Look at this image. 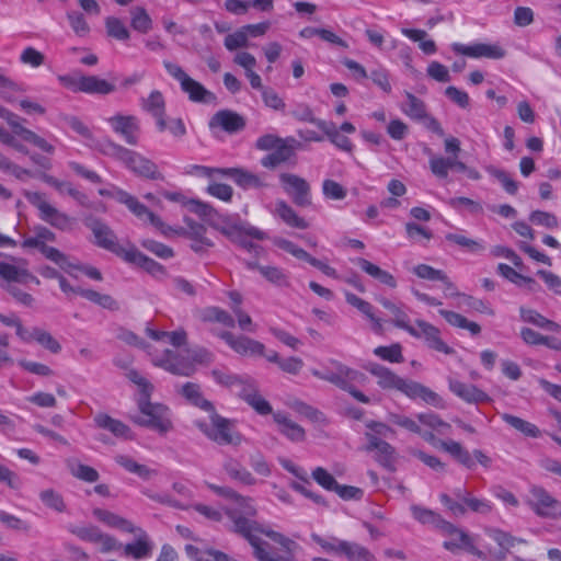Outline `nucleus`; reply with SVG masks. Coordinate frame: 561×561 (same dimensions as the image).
<instances>
[{
	"mask_svg": "<svg viewBox=\"0 0 561 561\" xmlns=\"http://www.w3.org/2000/svg\"><path fill=\"white\" fill-rule=\"evenodd\" d=\"M365 369L377 378V385L383 390H398L410 399H421L425 403L444 409L446 407L443 398L428 387L398 376L389 368L377 363H370Z\"/></svg>",
	"mask_w": 561,
	"mask_h": 561,
	"instance_id": "1",
	"label": "nucleus"
},
{
	"mask_svg": "<svg viewBox=\"0 0 561 561\" xmlns=\"http://www.w3.org/2000/svg\"><path fill=\"white\" fill-rule=\"evenodd\" d=\"M100 153L115 159L123 163L135 175L148 180L163 181L164 175L159 171L158 165L141 153L125 148L110 138H104L98 144Z\"/></svg>",
	"mask_w": 561,
	"mask_h": 561,
	"instance_id": "2",
	"label": "nucleus"
},
{
	"mask_svg": "<svg viewBox=\"0 0 561 561\" xmlns=\"http://www.w3.org/2000/svg\"><path fill=\"white\" fill-rule=\"evenodd\" d=\"M311 539L319 545L323 551L339 557H345L347 561H374L375 556L364 546L331 536L324 538L316 533Z\"/></svg>",
	"mask_w": 561,
	"mask_h": 561,
	"instance_id": "3",
	"label": "nucleus"
},
{
	"mask_svg": "<svg viewBox=\"0 0 561 561\" xmlns=\"http://www.w3.org/2000/svg\"><path fill=\"white\" fill-rule=\"evenodd\" d=\"M163 66L167 72L179 81L182 91L187 94L190 101L195 103H211L216 100L211 91L191 78L179 65L164 60Z\"/></svg>",
	"mask_w": 561,
	"mask_h": 561,
	"instance_id": "4",
	"label": "nucleus"
},
{
	"mask_svg": "<svg viewBox=\"0 0 561 561\" xmlns=\"http://www.w3.org/2000/svg\"><path fill=\"white\" fill-rule=\"evenodd\" d=\"M150 394L141 396L138 401L140 412L145 415L134 417L133 421L140 425L153 428L161 434L172 428V423L168 417V408L162 404H153L149 401Z\"/></svg>",
	"mask_w": 561,
	"mask_h": 561,
	"instance_id": "5",
	"label": "nucleus"
},
{
	"mask_svg": "<svg viewBox=\"0 0 561 561\" xmlns=\"http://www.w3.org/2000/svg\"><path fill=\"white\" fill-rule=\"evenodd\" d=\"M24 196L33 206L38 209L39 218L43 221L61 231H68L72 229L75 220L67 214L50 205L45 199L44 194L25 191Z\"/></svg>",
	"mask_w": 561,
	"mask_h": 561,
	"instance_id": "6",
	"label": "nucleus"
},
{
	"mask_svg": "<svg viewBox=\"0 0 561 561\" xmlns=\"http://www.w3.org/2000/svg\"><path fill=\"white\" fill-rule=\"evenodd\" d=\"M201 360L202 356L197 352L192 356H183L179 352L165 350L162 356L152 358V364L173 375L190 377L196 370L194 362Z\"/></svg>",
	"mask_w": 561,
	"mask_h": 561,
	"instance_id": "7",
	"label": "nucleus"
},
{
	"mask_svg": "<svg viewBox=\"0 0 561 561\" xmlns=\"http://www.w3.org/2000/svg\"><path fill=\"white\" fill-rule=\"evenodd\" d=\"M83 222L84 226L92 231L94 238L93 243L96 247L124 259L128 248H124L119 244L117 236L108 225L92 216L85 218Z\"/></svg>",
	"mask_w": 561,
	"mask_h": 561,
	"instance_id": "8",
	"label": "nucleus"
},
{
	"mask_svg": "<svg viewBox=\"0 0 561 561\" xmlns=\"http://www.w3.org/2000/svg\"><path fill=\"white\" fill-rule=\"evenodd\" d=\"M230 520L232 522V530L242 536L249 541L253 548V554L259 561H296L288 558H273L266 550L268 543L254 534L255 531L247 525V517H242L240 514L232 512L230 513Z\"/></svg>",
	"mask_w": 561,
	"mask_h": 561,
	"instance_id": "9",
	"label": "nucleus"
},
{
	"mask_svg": "<svg viewBox=\"0 0 561 561\" xmlns=\"http://www.w3.org/2000/svg\"><path fill=\"white\" fill-rule=\"evenodd\" d=\"M113 198L125 205L138 219L147 220L157 228L163 236H170L172 227L165 225L162 219L153 214L149 208L140 203L137 197L123 190H116Z\"/></svg>",
	"mask_w": 561,
	"mask_h": 561,
	"instance_id": "10",
	"label": "nucleus"
},
{
	"mask_svg": "<svg viewBox=\"0 0 561 561\" xmlns=\"http://www.w3.org/2000/svg\"><path fill=\"white\" fill-rule=\"evenodd\" d=\"M527 504L539 517L561 518V502L542 486H530Z\"/></svg>",
	"mask_w": 561,
	"mask_h": 561,
	"instance_id": "11",
	"label": "nucleus"
},
{
	"mask_svg": "<svg viewBox=\"0 0 561 561\" xmlns=\"http://www.w3.org/2000/svg\"><path fill=\"white\" fill-rule=\"evenodd\" d=\"M279 182L284 192L291 197L298 207H309L312 204L310 184L301 176L294 173H280Z\"/></svg>",
	"mask_w": 561,
	"mask_h": 561,
	"instance_id": "12",
	"label": "nucleus"
},
{
	"mask_svg": "<svg viewBox=\"0 0 561 561\" xmlns=\"http://www.w3.org/2000/svg\"><path fill=\"white\" fill-rule=\"evenodd\" d=\"M209 413V420L211 424V434H208V438L219 445H233L238 446L242 442V435L234 431L233 422L219 415L216 409Z\"/></svg>",
	"mask_w": 561,
	"mask_h": 561,
	"instance_id": "13",
	"label": "nucleus"
},
{
	"mask_svg": "<svg viewBox=\"0 0 561 561\" xmlns=\"http://www.w3.org/2000/svg\"><path fill=\"white\" fill-rule=\"evenodd\" d=\"M405 331L415 339L424 340L426 345L434 351L446 355L454 353V350L442 340L439 329L424 320H416L415 325L410 324Z\"/></svg>",
	"mask_w": 561,
	"mask_h": 561,
	"instance_id": "14",
	"label": "nucleus"
},
{
	"mask_svg": "<svg viewBox=\"0 0 561 561\" xmlns=\"http://www.w3.org/2000/svg\"><path fill=\"white\" fill-rule=\"evenodd\" d=\"M186 227L173 229L171 233L183 236L192 241L191 249L195 253H204L214 247V242L206 237V227L191 218L184 219Z\"/></svg>",
	"mask_w": 561,
	"mask_h": 561,
	"instance_id": "15",
	"label": "nucleus"
},
{
	"mask_svg": "<svg viewBox=\"0 0 561 561\" xmlns=\"http://www.w3.org/2000/svg\"><path fill=\"white\" fill-rule=\"evenodd\" d=\"M114 133L129 146H137L140 138V123L134 115L117 114L108 118Z\"/></svg>",
	"mask_w": 561,
	"mask_h": 561,
	"instance_id": "16",
	"label": "nucleus"
},
{
	"mask_svg": "<svg viewBox=\"0 0 561 561\" xmlns=\"http://www.w3.org/2000/svg\"><path fill=\"white\" fill-rule=\"evenodd\" d=\"M442 531L455 537L453 540L444 542L447 550L454 551L457 548H462L478 558L485 557L484 552L474 546L472 538L451 523L442 522Z\"/></svg>",
	"mask_w": 561,
	"mask_h": 561,
	"instance_id": "17",
	"label": "nucleus"
},
{
	"mask_svg": "<svg viewBox=\"0 0 561 561\" xmlns=\"http://www.w3.org/2000/svg\"><path fill=\"white\" fill-rule=\"evenodd\" d=\"M451 49L460 55L471 58L501 59L505 56V50L497 44L474 43L463 45L454 43Z\"/></svg>",
	"mask_w": 561,
	"mask_h": 561,
	"instance_id": "18",
	"label": "nucleus"
},
{
	"mask_svg": "<svg viewBox=\"0 0 561 561\" xmlns=\"http://www.w3.org/2000/svg\"><path fill=\"white\" fill-rule=\"evenodd\" d=\"M210 489L219 496L227 500H231L237 504V507L228 508L226 514L230 518V513L236 512L242 517H254L256 515V508L252 504L251 497H245L236 492L229 486L210 485Z\"/></svg>",
	"mask_w": 561,
	"mask_h": 561,
	"instance_id": "19",
	"label": "nucleus"
},
{
	"mask_svg": "<svg viewBox=\"0 0 561 561\" xmlns=\"http://www.w3.org/2000/svg\"><path fill=\"white\" fill-rule=\"evenodd\" d=\"M368 444L366 451H376V460L386 469L393 471L397 459L396 449L386 440L377 437L375 434H365Z\"/></svg>",
	"mask_w": 561,
	"mask_h": 561,
	"instance_id": "20",
	"label": "nucleus"
},
{
	"mask_svg": "<svg viewBox=\"0 0 561 561\" xmlns=\"http://www.w3.org/2000/svg\"><path fill=\"white\" fill-rule=\"evenodd\" d=\"M218 336L224 340L236 353L248 356V355H264L265 346L255 340L248 336H236L228 331L218 333Z\"/></svg>",
	"mask_w": 561,
	"mask_h": 561,
	"instance_id": "21",
	"label": "nucleus"
},
{
	"mask_svg": "<svg viewBox=\"0 0 561 561\" xmlns=\"http://www.w3.org/2000/svg\"><path fill=\"white\" fill-rule=\"evenodd\" d=\"M249 237L256 240H264L266 239V233L256 227L242 222L240 226H237L228 239L249 252H256L260 247L248 240Z\"/></svg>",
	"mask_w": 561,
	"mask_h": 561,
	"instance_id": "22",
	"label": "nucleus"
},
{
	"mask_svg": "<svg viewBox=\"0 0 561 561\" xmlns=\"http://www.w3.org/2000/svg\"><path fill=\"white\" fill-rule=\"evenodd\" d=\"M23 248H35L38 249L39 252L49 261L57 264L61 270H68L70 265L69 256L64 252L58 250L57 248L49 247L46 243H43L38 238V234L35 233L34 237L26 238L23 243Z\"/></svg>",
	"mask_w": 561,
	"mask_h": 561,
	"instance_id": "23",
	"label": "nucleus"
},
{
	"mask_svg": "<svg viewBox=\"0 0 561 561\" xmlns=\"http://www.w3.org/2000/svg\"><path fill=\"white\" fill-rule=\"evenodd\" d=\"M123 260L142 268L152 276H161L165 274L163 265L138 251L134 245L128 247Z\"/></svg>",
	"mask_w": 561,
	"mask_h": 561,
	"instance_id": "24",
	"label": "nucleus"
},
{
	"mask_svg": "<svg viewBox=\"0 0 561 561\" xmlns=\"http://www.w3.org/2000/svg\"><path fill=\"white\" fill-rule=\"evenodd\" d=\"M244 126V118L230 110H221L217 112L209 121V127H220L230 134L242 130Z\"/></svg>",
	"mask_w": 561,
	"mask_h": 561,
	"instance_id": "25",
	"label": "nucleus"
},
{
	"mask_svg": "<svg viewBox=\"0 0 561 561\" xmlns=\"http://www.w3.org/2000/svg\"><path fill=\"white\" fill-rule=\"evenodd\" d=\"M218 174L231 178L237 185L244 190L261 188L266 186L264 181L259 175L241 168L222 169L218 171Z\"/></svg>",
	"mask_w": 561,
	"mask_h": 561,
	"instance_id": "26",
	"label": "nucleus"
},
{
	"mask_svg": "<svg viewBox=\"0 0 561 561\" xmlns=\"http://www.w3.org/2000/svg\"><path fill=\"white\" fill-rule=\"evenodd\" d=\"M449 389L457 397L468 403H480L489 401V396L473 385L465 383L456 379H449Z\"/></svg>",
	"mask_w": 561,
	"mask_h": 561,
	"instance_id": "27",
	"label": "nucleus"
},
{
	"mask_svg": "<svg viewBox=\"0 0 561 561\" xmlns=\"http://www.w3.org/2000/svg\"><path fill=\"white\" fill-rule=\"evenodd\" d=\"M178 392L191 404L199 408L205 412H211L215 408L209 400L204 398L201 386L198 383L185 382L180 387Z\"/></svg>",
	"mask_w": 561,
	"mask_h": 561,
	"instance_id": "28",
	"label": "nucleus"
},
{
	"mask_svg": "<svg viewBox=\"0 0 561 561\" xmlns=\"http://www.w3.org/2000/svg\"><path fill=\"white\" fill-rule=\"evenodd\" d=\"M274 214L291 228L307 229L309 227V224L284 199L276 201Z\"/></svg>",
	"mask_w": 561,
	"mask_h": 561,
	"instance_id": "29",
	"label": "nucleus"
},
{
	"mask_svg": "<svg viewBox=\"0 0 561 561\" xmlns=\"http://www.w3.org/2000/svg\"><path fill=\"white\" fill-rule=\"evenodd\" d=\"M224 470L228 477L243 485L256 484V479L253 474L237 459L228 458L224 462Z\"/></svg>",
	"mask_w": 561,
	"mask_h": 561,
	"instance_id": "30",
	"label": "nucleus"
},
{
	"mask_svg": "<svg viewBox=\"0 0 561 561\" xmlns=\"http://www.w3.org/2000/svg\"><path fill=\"white\" fill-rule=\"evenodd\" d=\"M94 422L100 428L107 430L108 432H111L113 435H115L118 438H124V439L133 438L131 431L126 424H124L119 420L111 417L107 414H104V413L98 414L94 417Z\"/></svg>",
	"mask_w": 561,
	"mask_h": 561,
	"instance_id": "31",
	"label": "nucleus"
},
{
	"mask_svg": "<svg viewBox=\"0 0 561 561\" xmlns=\"http://www.w3.org/2000/svg\"><path fill=\"white\" fill-rule=\"evenodd\" d=\"M273 419L278 424L280 433L290 440L302 442L305 439V430L293 422L285 413L276 412L273 414Z\"/></svg>",
	"mask_w": 561,
	"mask_h": 561,
	"instance_id": "32",
	"label": "nucleus"
},
{
	"mask_svg": "<svg viewBox=\"0 0 561 561\" xmlns=\"http://www.w3.org/2000/svg\"><path fill=\"white\" fill-rule=\"evenodd\" d=\"M93 516L98 520L113 528H118L127 533H136L137 530V526H135L131 522L106 510L94 508Z\"/></svg>",
	"mask_w": 561,
	"mask_h": 561,
	"instance_id": "33",
	"label": "nucleus"
},
{
	"mask_svg": "<svg viewBox=\"0 0 561 561\" xmlns=\"http://www.w3.org/2000/svg\"><path fill=\"white\" fill-rule=\"evenodd\" d=\"M61 119L73 131H76L78 135H80L82 138H84L85 144L89 147H91L100 152V148L98 147V144L102 142L104 138L96 139L93 136L91 129L77 116L64 115V116H61Z\"/></svg>",
	"mask_w": 561,
	"mask_h": 561,
	"instance_id": "34",
	"label": "nucleus"
},
{
	"mask_svg": "<svg viewBox=\"0 0 561 561\" xmlns=\"http://www.w3.org/2000/svg\"><path fill=\"white\" fill-rule=\"evenodd\" d=\"M355 263L369 276L379 280L381 284L389 286L390 288L397 287V280L392 274L380 268L378 265L369 262L366 259L358 257Z\"/></svg>",
	"mask_w": 561,
	"mask_h": 561,
	"instance_id": "35",
	"label": "nucleus"
},
{
	"mask_svg": "<svg viewBox=\"0 0 561 561\" xmlns=\"http://www.w3.org/2000/svg\"><path fill=\"white\" fill-rule=\"evenodd\" d=\"M345 299L347 304L356 308L358 311H360L363 314H365L373 323V330L377 333L382 332V323L379 318H377L373 310L374 307L366 300L357 297L356 295L346 291L345 293Z\"/></svg>",
	"mask_w": 561,
	"mask_h": 561,
	"instance_id": "36",
	"label": "nucleus"
},
{
	"mask_svg": "<svg viewBox=\"0 0 561 561\" xmlns=\"http://www.w3.org/2000/svg\"><path fill=\"white\" fill-rule=\"evenodd\" d=\"M115 91V85L96 76H81V92L106 95Z\"/></svg>",
	"mask_w": 561,
	"mask_h": 561,
	"instance_id": "37",
	"label": "nucleus"
},
{
	"mask_svg": "<svg viewBox=\"0 0 561 561\" xmlns=\"http://www.w3.org/2000/svg\"><path fill=\"white\" fill-rule=\"evenodd\" d=\"M0 277L8 282V284L12 282L27 283L28 280H34L36 284L39 283V280L28 273L27 270L20 268L5 262H0Z\"/></svg>",
	"mask_w": 561,
	"mask_h": 561,
	"instance_id": "38",
	"label": "nucleus"
},
{
	"mask_svg": "<svg viewBox=\"0 0 561 561\" xmlns=\"http://www.w3.org/2000/svg\"><path fill=\"white\" fill-rule=\"evenodd\" d=\"M135 534L138 535V539L135 542L125 545L124 552L128 556H133L135 559H141L149 556L152 547L147 540V534L139 527H137Z\"/></svg>",
	"mask_w": 561,
	"mask_h": 561,
	"instance_id": "39",
	"label": "nucleus"
},
{
	"mask_svg": "<svg viewBox=\"0 0 561 561\" xmlns=\"http://www.w3.org/2000/svg\"><path fill=\"white\" fill-rule=\"evenodd\" d=\"M320 129L335 147L346 152L353 151V144L346 136L341 134L334 123L325 122L324 124H320Z\"/></svg>",
	"mask_w": 561,
	"mask_h": 561,
	"instance_id": "40",
	"label": "nucleus"
},
{
	"mask_svg": "<svg viewBox=\"0 0 561 561\" xmlns=\"http://www.w3.org/2000/svg\"><path fill=\"white\" fill-rule=\"evenodd\" d=\"M33 340L53 354H57L61 351V345L59 342L49 332L41 328H33L31 331H28V339L23 341L28 343Z\"/></svg>",
	"mask_w": 561,
	"mask_h": 561,
	"instance_id": "41",
	"label": "nucleus"
},
{
	"mask_svg": "<svg viewBox=\"0 0 561 561\" xmlns=\"http://www.w3.org/2000/svg\"><path fill=\"white\" fill-rule=\"evenodd\" d=\"M294 149L291 146H288L287 142L280 145L278 148L274 149L273 152L268 153L261 160V164L267 169H274L277 165L285 163L294 156Z\"/></svg>",
	"mask_w": 561,
	"mask_h": 561,
	"instance_id": "42",
	"label": "nucleus"
},
{
	"mask_svg": "<svg viewBox=\"0 0 561 561\" xmlns=\"http://www.w3.org/2000/svg\"><path fill=\"white\" fill-rule=\"evenodd\" d=\"M439 314L453 327L468 330L472 335H478L481 332V327L477 322L469 321L460 313L439 310Z\"/></svg>",
	"mask_w": 561,
	"mask_h": 561,
	"instance_id": "43",
	"label": "nucleus"
},
{
	"mask_svg": "<svg viewBox=\"0 0 561 561\" xmlns=\"http://www.w3.org/2000/svg\"><path fill=\"white\" fill-rule=\"evenodd\" d=\"M115 462L128 472L135 473L145 480H149L153 474L157 473L156 470L136 462L133 458L126 455H117L115 457Z\"/></svg>",
	"mask_w": 561,
	"mask_h": 561,
	"instance_id": "44",
	"label": "nucleus"
},
{
	"mask_svg": "<svg viewBox=\"0 0 561 561\" xmlns=\"http://www.w3.org/2000/svg\"><path fill=\"white\" fill-rule=\"evenodd\" d=\"M247 525L251 529H253L255 533L263 534L266 537H268L270 539H272L273 541L277 542L278 545H280L284 549H286L289 552L291 551L293 546H295V542L291 539L285 537L280 533H277V531H274V530L263 527L256 520L252 519V517H250V518L247 517Z\"/></svg>",
	"mask_w": 561,
	"mask_h": 561,
	"instance_id": "45",
	"label": "nucleus"
},
{
	"mask_svg": "<svg viewBox=\"0 0 561 561\" xmlns=\"http://www.w3.org/2000/svg\"><path fill=\"white\" fill-rule=\"evenodd\" d=\"M242 221L234 220L232 217L228 215L219 214L217 210L213 214V216L209 218L208 225L213 227L214 229L221 232L227 238L232 234V231L237 228V226H240Z\"/></svg>",
	"mask_w": 561,
	"mask_h": 561,
	"instance_id": "46",
	"label": "nucleus"
},
{
	"mask_svg": "<svg viewBox=\"0 0 561 561\" xmlns=\"http://www.w3.org/2000/svg\"><path fill=\"white\" fill-rule=\"evenodd\" d=\"M312 375L318 377L319 379L325 380L328 382L333 383L334 386H339L342 377H353L356 376L353 373V368L347 367L341 363H335V370H329L325 373H321L317 369L312 370Z\"/></svg>",
	"mask_w": 561,
	"mask_h": 561,
	"instance_id": "47",
	"label": "nucleus"
},
{
	"mask_svg": "<svg viewBox=\"0 0 561 561\" xmlns=\"http://www.w3.org/2000/svg\"><path fill=\"white\" fill-rule=\"evenodd\" d=\"M407 103L402 106V112L412 119L421 121L426 117L425 103L411 92L405 91Z\"/></svg>",
	"mask_w": 561,
	"mask_h": 561,
	"instance_id": "48",
	"label": "nucleus"
},
{
	"mask_svg": "<svg viewBox=\"0 0 561 561\" xmlns=\"http://www.w3.org/2000/svg\"><path fill=\"white\" fill-rule=\"evenodd\" d=\"M519 312H520L522 319L526 322L533 323L539 328L547 329L552 332L560 331V325L557 322H553V321L545 318L536 310L526 309L524 307H520Z\"/></svg>",
	"mask_w": 561,
	"mask_h": 561,
	"instance_id": "49",
	"label": "nucleus"
},
{
	"mask_svg": "<svg viewBox=\"0 0 561 561\" xmlns=\"http://www.w3.org/2000/svg\"><path fill=\"white\" fill-rule=\"evenodd\" d=\"M353 373L356 374V376H354V378L352 377H342L341 378V382L339 383L337 388L344 390V391H347L355 400L362 402V403H369L370 402V399L365 394L363 393L362 391H359L358 389H356L355 387L352 386V382L356 381V382H362L366 379L365 375L356 369H353Z\"/></svg>",
	"mask_w": 561,
	"mask_h": 561,
	"instance_id": "50",
	"label": "nucleus"
},
{
	"mask_svg": "<svg viewBox=\"0 0 561 561\" xmlns=\"http://www.w3.org/2000/svg\"><path fill=\"white\" fill-rule=\"evenodd\" d=\"M501 417L506 424L511 425L516 431L523 433L524 435H526L528 437L536 438L540 435L539 428L535 424H533L528 421H525L518 416H515V415H512L508 413H503L501 415Z\"/></svg>",
	"mask_w": 561,
	"mask_h": 561,
	"instance_id": "51",
	"label": "nucleus"
},
{
	"mask_svg": "<svg viewBox=\"0 0 561 561\" xmlns=\"http://www.w3.org/2000/svg\"><path fill=\"white\" fill-rule=\"evenodd\" d=\"M401 33L411 41L417 42L420 49L426 55H432L437 49L434 41L426 39L427 33L424 30L402 28Z\"/></svg>",
	"mask_w": 561,
	"mask_h": 561,
	"instance_id": "52",
	"label": "nucleus"
},
{
	"mask_svg": "<svg viewBox=\"0 0 561 561\" xmlns=\"http://www.w3.org/2000/svg\"><path fill=\"white\" fill-rule=\"evenodd\" d=\"M130 18V25L135 31L146 34L152 28V20L144 8H133Z\"/></svg>",
	"mask_w": 561,
	"mask_h": 561,
	"instance_id": "53",
	"label": "nucleus"
},
{
	"mask_svg": "<svg viewBox=\"0 0 561 561\" xmlns=\"http://www.w3.org/2000/svg\"><path fill=\"white\" fill-rule=\"evenodd\" d=\"M67 530L78 537L79 539L83 541H89L95 543L98 541V538H100L101 530L99 527L91 525V524H83V525H77V524H68Z\"/></svg>",
	"mask_w": 561,
	"mask_h": 561,
	"instance_id": "54",
	"label": "nucleus"
},
{
	"mask_svg": "<svg viewBox=\"0 0 561 561\" xmlns=\"http://www.w3.org/2000/svg\"><path fill=\"white\" fill-rule=\"evenodd\" d=\"M141 108L151 115H160L165 112V101L159 90H153L148 98L141 99Z\"/></svg>",
	"mask_w": 561,
	"mask_h": 561,
	"instance_id": "55",
	"label": "nucleus"
},
{
	"mask_svg": "<svg viewBox=\"0 0 561 561\" xmlns=\"http://www.w3.org/2000/svg\"><path fill=\"white\" fill-rule=\"evenodd\" d=\"M416 419L422 425L427 426L439 434H447L451 428L450 424L443 421L437 414L433 412L419 413Z\"/></svg>",
	"mask_w": 561,
	"mask_h": 561,
	"instance_id": "56",
	"label": "nucleus"
},
{
	"mask_svg": "<svg viewBox=\"0 0 561 561\" xmlns=\"http://www.w3.org/2000/svg\"><path fill=\"white\" fill-rule=\"evenodd\" d=\"M68 468L73 477L85 482L93 483L100 478L99 472L94 468L83 463H75L69 460Z\"/></svg>",
	"mask_w": 561,
	"mask_h": 561,
	"instance_id": "57",
	"label": "nucleus"
},
{
	"mask_svg": "<svg viewBox=\"0 0 561 561\" xmlns=\"http://www.w3.org/2000/svg\"><path fill=\"white\" fill-rule=\"evenodd\" d=\"M203 320L206 322H218L228 328L234 327V319L232 316L218 307L206 308L203 313Z\"/></svg>",
	"mask_w": 561,
	"mask_h": 561,
	"instance_id": "58",
	"label": "nucleus"
},
{
	"mask_svg": "<svg viewBox=\"0 0 561 561\" xmlns=\"http://www.w3.org/2000/svg\"><path fill=\"white\" fill-rule=\"evenodd\" d=\"M260 274L270 283L278 287L289 286L287 274L279 267L273 265H264L260 268Z\"/></svg>",
	"mask_w": 561,
	"mask_h": 561,
	"instance_id": "59",
	"label": "nucleus"
},
{
	"mask_svg": "<svg viewBox=\"0 0 561 561\" xmlns=\"http://www.w3.org/2000/svg\"><path fill=\"white\" fill-rule=\"evenodd\" d=\"M411 512H412L413 517L416 520H419L420 523L433 524L440 529H442V522H446L439 515H437L435 512H433L428 508L419 506V505L411 506Z\"/></svg>",
	"mask_w": 561,
	"mask_h": 561,
	"instance_id": "60",
	"label": "nucleus"
},
{
	"mask_svg": "<svg viewBox=\"0 0 561 561\" xmlns=\"http://www.w3.org/2000/svg\"><path fill=\"white\" fill-rule=\"evenodd\" d=\"M39 500L44 503L45 506L58 513L66 511V504L61 494L56 492L54 489L43 490L39 493Z\"/></svg>",
	"mask_w": 561,
	"mask_h": 561,
	"instance_id": "61",
	"label": "nucleus"
},
{
	"mask_svg": "<svg viewBox=\"0 0 561 561\" xmlns=\"http://www.w3.org/2000/svg\"><path fill=\"white\" fill-rule=\"evenodd\" d=\"M239 380L240 382L236 386V394L244 402H248L259 391L257 383L249 376H241Z\"/></svg>",
	"mask_w": 561,
	"mask_h": 561,
	"instance_id": "62",
	"label": "nucleus"
},
{
	"mask_svg": "<svg viewBox=\"0 0 561 561\" xmlns=\"http://www.w3.org/2000/svg\"><path fill=\"white\" fill-rule=\"evenodd\" d=\"M490 175L495 178L503 186V188L510 195H515L518 191V183L511 178V175L504 170L496 169L494 167L486 168Z\"/></svg>",
	"mask_w": 561,
	"mask_h": 561,
	"instance_id": "63",
	"label": "nucleus"
},
{
	"mask_svg": "<svg viewBox=\"0 0 561 561\" xmlns=\"http://www.w3.org/2000/svg\"><path fill=\"white\" fill-rule=\"evenodd\" d=\"M107 34L118 41H127L130 36L128 28L117 18L108 16L105 20Z\"/></svg>",
	"mask_w": 561,
	"mask_h": 561,
	"instance_id": "64",
	"label": "nucleus"
}]
</instances>
